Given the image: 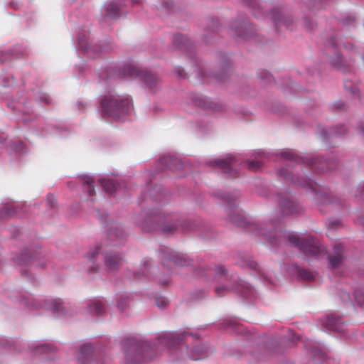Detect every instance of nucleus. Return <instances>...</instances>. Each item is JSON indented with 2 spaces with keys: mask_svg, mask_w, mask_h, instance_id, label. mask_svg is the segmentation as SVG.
<instances>
[{
  "mask_svg": "<svg viewBox=\"0 0 364 364\" xmlns=\"http://www.w3.org/2000/svg\"><path fill=\"white\" fill-rule=\"evenodd\" d=\"M100 104L101 112L103 115L120 118L128 114L132 102L129 95H109L101 100Z\"/></svg>",
  "mask_w": 364,
  "mask_h": 364,
  "instance_id": "1",
  "label": "nucleus"
},
{
  "mask_svg": "<svg viewBox=\"0 0 364 364\" xmlns=\"http://www.w3.org/2000/svg\"><path fill=\"white\" fill-rule=\"evenodd\" d=\"M275 234L279 237L284 235L291 245L299 247L307 256H316L324 250V248L319 245L318 241L311 236L300 237L296 234L286 235L282 231H277Z\"/></svg>",
  "mask_w": 364,
  "mask_h": 364,
  "instance_id": "2",
  "label": "nucleus"
},
{
  "mask_svg": "<svg viewBox=\"0 0 364 364\" xmlns=\"http://www.w3.org/2000/svg\"><path fill=\"white\" fill-rule=\"evenodd\" d=\"M126 359L129 363L136 364L146 360L144 346L135 338H129L123 343Z\"/></svg>",
  "mask_w": 364,
  "mask_h": 364,
  "instance_id": "3",
  "label": "nucleus"
},
{
  "mask_svg": "<svg viewBox=\"0 0 364 364\" xmlns=\"http://www.w3.org/2000/svg\"><path fill=\"white\" fill-rule=\"evenodd\" d=\"M123 73L125 76L139 77L150 88L154 87L159 81L158 77L154 75L149 72L139 70L131 64L126 65L124 66Z\"/></svg>",
  "mask_w": 364,
  "mask_h": 364,
  "instance_id": "4",
  "label": "nucleus"
},
{
  "mask_svg": "<svg viewBox=\"0 0 364 364\" xmlns=\"http://www.w3.org/2000/svg\"><path fill=\"white\" fill-rule=\"evenodd\" d=\"M196 336L193 334L181 331L179 333H167L160 336L161 343L171 348L181 344L183 341H195Z\"/></svg>",
  "mask_w": 364,
  "mask_h": 364,
  "instance_id": "5",
  "label": "nucleus"
},
{
  "mask_svg": "<svg viewBox=\"0 0 364 364\" xmlns=\"http://www.w3.org/2000/svg\"><path fill=\"white\" fill-rule=\"evenodd\" d=\"M151 220L156 221L157 223H160L158 225L159 228H160L162 232L166 234H171L178 230H185L186 228L183 227L179 228L176 224H169L168 223V217L167 215H154L151 217Z\"/></svg>",
  "mask_w": 364,
  "mask_h": 364,
  "instance_id": "6",
  "label": "nucleus"
},
{
  "mask_svg": "<svg viewBox=\"0 0 364 364\" xmlns=\"http://www.w3.org/2000/svg\"><path fill=\"white\" fill-rule=\"evenodd\" d=\"M123 264L122 257L115 252H107L105 255V265L107 271L112 272L118 269Z\"/></svg>",
  "mask_w": 364,
  "mask_h": 364,
  "instance_id": "7",
  "label": "nucleus"
},
{
  "mask_svg": "<svg viewBox=\"0 0 364 364\" xmlns=\"http://www.w3.org/2000/svg\"><path fill=\"white\" fill-rule=\"evenodd\" d=\"M235 159L233 156H229L225 159H218L210 161L211 166H215L222 168L225 172L230 173L231 176L235 177L237 173L232 170L235 164Z\"/></svg>",
  "mask_w": 364,
  "mask_h": 364,
  "instance_id": "8",
  "label": "nucleus"
},
{
  "mask_svg": "<svg viewBox=\"0 0 364 364\" xmlns=\"http://www.w3.org/2000/svg\"><path fill=\"white\" fill-rule=\"evenodd\" d=\"M162 262L164 265H168V262H173L175 266H185L188 264L183 256L175 252H162Z\"/></svg>",
  "mask_w": 364,
  "mask_h": 364,
  "instance_id": "9",
  "label": "nucleus"
},
{
  "mask_svg": "<svg viewBox=\"0 0 364 364\" xmlns=\"http://www.w3.org/2000/svg\"><path fill=\"white\" fill-rule=\"evenodd\" d=\"M279 203L284 214L289 215L299 212V206L289 196H279Z\"/></svg>",
  "mask_w": 364,
  "mask_h": 364,
  "instance_id": "10",
  "label": "nucleus"
},
{
  "mask_svg": "<svg viewBox=\"0 0 364 364\" xmlns=\"http://www.w3.org/2000/svg\"><path fill=\"white\" fill-rule=\"evenodd\" d=\"M343 247L341 244L334 247L333 255L328 256L329 265L331 268L336 269L341 266L343 261Z\"/></svg>",
  "mask_w": 364,
  "mask_h": 364,
  "instance_id": "11",
  "label": "nucleus"
},
{
  "mask_svg": "<svg viewBox=\"0 0 364 364\" xmlns=\"http://www.w3.org/2000/svg\"><path fill=\"white\" fill-rule=\"evenodd\" d=\"M208 355V348L201 344L193 347L190 350L189 356L193 360H198L205 358Z\"/></svg>",
  "mask_w": 364,
  "mask_h": 364,
  "instance_id": "12",
  "label": "nucleus"
},
{
  "mask_svg": "<svg viewBox=\"0 0 364 364\" xmlns=\"http://www.w3.org/2000/svg\"><path fill=\"white\" fill-rule=\"evenodd\" d=\"M43 307L52 311L53 312L63 313V302L60 299H56L50 301H46Z\"/></svg>",
  "mask_w": 364,
  "mask_h": 364,
  "instance_id": "13",
  "label": "nucleus"
},
{
  "mask_svg": "<svg viewBox=\"0 0 364 364\" xmlns=\"http://www.w3.org/2000/svg\"><path fill=\"white\" fill-rule=\"evenodd\" d=\"M195 104L204 109H213L215 110V104L213 102L208 100L203 97H198L194 100Z\"/></svg>",
  "mask_w": 364,
  "mask_h": 364,
  "instance_id": "14",
  "label": "nucleus"
},
{
  "mask_svg": "<svg viewBox=\"0 0 364 364\" xmlns=\"http://www.w3.org/2000/svg\"><path fill=\"white\" fill-rule=\"evenodd\" d=\"M173 43L180 49L188 48L191 45L190 41L181 34L174 36Z\"/></svg>",
  "mask_w": 364,
  "mask_h": 364,
  "instance_id": "15",
  "label": "nucleus"
},
{
  "mask_svg": "<svg viewBox=\"0 0 364 364\" xmlns=\"http://www.w3.org/2000/svg\"><path fill=\"white\" fill-rule=\"evenodd\" d=\"M100 182L108 193H112L117 189L118 184L112 179H101Z\"/></svg>",
  "mask_w": 364,
  "mask_h": 364,
  "instance_id": "16",
  "label": "nucleus"
},
{
  "mask_svg": "<svg viewBox=\"0 0 364 364\" xmlns=\"http://www.w3.org/2000/svg\"><path fill=\"white\" fill-rule=\"evenodd\" d=\"M90 310L92 314H100L104 311V305L101 300L95 299L90 301Z\"/></svg>",
  "mask_w": 364,
  "mask_h": 364,
  "instance_id": "17",
  "label": "nucleus"
},
{
  "mask_svg": "<svg viewBox=\"0 0 364 364\" xmlns=\"http://www.w3.org/2000/svg\"><path fill=\"white\" fill-rule=\"evenodd\" d=\"M232 28L235 30V33L238 36H242L246 38L247 34L245 31L247 28V25L246 23H240L238 21H235L232 23Z\"/></svg>",
  "mask_w": 364,
  "mask_h": 364,
  "instance_id": "18",
  "label": "nucleus"
},
{
  "mask_svg": "<svg viewBox=\"0 0 364 364\" xmlns=\"http://www.w3.org/2000/svg\"><path fill=\"white\" fill-rule=\"evenodd\" d=\"M284 156L287 159H289L291 160H294L299 163H301V162L306 163L310 165H314L316 164V161L314 160H311V159H307V158L304 159V158L299 157V156H296L293 152H285L284 154Z\"/></svg>",
  "mask_w": 364,
  "mask_h": 364,
  "instance_id": "19",
  "label": "nucleus"
},
{
  "mask_svg": "<svg viewBox=\"0 0 364 364\" xmlns=\"http://www.w3.org/2000/svg\"><path fill=\"white\" fill-rule=\"evenodd\" d=\"M16 214L15 208L13 205H7L0 212V218L6 219Z\"/></svg>",
  "mask_w": 364,
  "mask_h": 364,
  "instance_id": "20",
  "label": "nucleus"
},
{
  "mask_svg": "<svg viewBox=\"0 0 364 364\" xmlns=\"http://www.w3.org/2000/svg\"><path fill=\"white\" fill-rule=\"evenodd\" d=\"M82 180L84 181V183L87 185V191L90 196H92L95 194V190L92 185L94 181L92 177L85 176L82 177Z\"/></svg>",
  "mask_w": 364,
  "mask_h": 364,
  "instance_id": "21",
  "label": "nucleus"
},
{
  "mask_svg": "<svg viewBox=\"0 0 364 364\" xmlns=\"http://www.w3.org/2000/svg\"><path fill=\"white\" fill-rule=\"evenodd\" d=\"M107 15L111 18H117L119 16V9L114 3L109 4L107 7Z\"/></svg>",
  "mask_w": 364,
  "mask_h": 364,
  "instance_id": "22",
  "label": "nucleus"
},
{
  "mask_svg": "<svg viewBox=\"0 0 364 364\" xmlns=\"http://www.w3.org/2000/svg\"><path fill=\"white\" fill-rule=\"evenodd\" d=\"M161 163L168 168L174 170V166L178 163V161L171 156H164L161 159Z\"/></svg>",
  "mask_w": 364,
  "mask_h": 364,
  "instance_id": "23",
  "label": "nucleus"
},
{
  "mask_svg": "<svg viewBox=\"0 0 364 364\" xmlns=\"http://www.w3.org/2000/svg\"><path fill=\"white\" fill-rule=\"evenodd\" d=\"M93 352V347L90 344H85L80 348V356L79 359L83 360L87 358Z\"/></svg>",
  "mask_w": 364,
  "mask_h": 364,
  "instance_id": "24",
  "label": "nucleus"
},
{
  "mask_svg": "<svg viewBox=\"0 0 364 364\" xmlns=\"http://www.w3.org/2000/svg\"><path fill=\"white\" fill-rule=\"evenodd\" d=\"M230 220L239 227H241V228L246 227L247 223L245 220L244 218L240 214H235L234 215H232L230 218Z\"/></svg>",
  "mask_w": 364,
  "mask_h": 364,
  "instance_id": "25",
  "label": "nucleus"
},
{
  "mask_svg": "<svg viewBox=\"0 0 364 364\" xmlns=\"http://www.w3.org/2000/svg\"><path fill=\"white\" fill-rule=\"evenodd\" d=\"M354 196L358 199L364 200V181L359 183Z\"/></svg>",
  "mask_w": 364,
  "mask_h": 364,
  "instance_id": "26",
  "label": "nucleus"
},
{
  "mask_svg": "<svg viewBox=\"0 0 364 364\" xmlns=\"http://www.w3.org/2000/svg\"><path fill=\"white\" fill-rule=\"evenodd\" d=\"M344 87L346 90L352 92L353 94H356L359 91L358 88L356 86H353L352 82L350 80H346L344 82Z\"/></svg>",
  "mask_w": 364,
  "mask_h": 364,
  "instance_id": "27",
  "label": "nucleus"
},
{
  "mask_svg": "<svg viewBox=\"0 0 364 364\" xmlns=\"http://www.w3.org/2000/svg\"><path fill=\"white\" fill-rule=\"evenodd\" d=\"M247 166L250 170L256 171L261 168L262 164L259 161H247Z\"/></svg>",
  "mask_w": 364,
  "mask_h": 364,
  "instance_id": "28",
  "label": "nucleus"
},
{
  "mask_svg": "<svg viewBox=\"0 0 364 364\" xmlns=\"http://www.w3.org/2000/svg\"><path fill=\"white\" fill-rule=\"evenodd\" d=\"M300 276L305 280L311 281L314 279V276L311 272L302 269L300 271Z\"/></svg>",
  "mask_w": 364,
  "mask_h": 364,
  "instance_id": "29",
  "label": "nucleus"
},
{
  "mask_svg": "<svg viewBox=\"0 0 364 364\" xmlns=\"http://www.w3.org/2000/svg\"><path fill=\"white\" fill-rule=\"evenodd\" d=\"M168 303V300L164 297H158L156 299V304L160 309L166 307Z\"/></svg>",
  "mask_w": 364,
  "mask_h": 364,
  "instance_id": "30",
  "label": "nucleus"
},
{
  "mask_svg": "<svg viewBox=\"0 0 364 364\" xmlns=\"http://www.w3.org/2000/svg\"><path fill=\"white\" fill-rule=\"evenodd\" d=\"M355 299L359 305L364 304V294L360 291H355L354 293Z\"/></svg>",
  "mask_w": 364,
  "mask_h": 364,
  "instance_id": "31",
  "label": "nucleus"
},
{
  "mask_svg": "<svg viewBox=\"0 0 364 364\" xmlns=\"http://www.w3.org/2000/svg\"><path fill=\"white\" fill-rule=\"evenodd\" d=\"M127 300H128V298L126 296L124 298L122 297L121 299L118 301L117 306H118V309L121 311H125V309H126V304L127 302Z\"/></svg>",
  "mask_w": 364,
  "mask_h": 364,
  "instance_id": "32",
  "label": "nucleus"
},
{
  "mask_svg": "<svg viewBox=\"0 0 364 364\" xmlns=\"http://www.w3.org/2000/svg\"><path fill=\"white\" fill-rule=\"evenodd\" d=\"M331 62L338 68L344 64L343 58L339 55H337L335 58H331Z\"/></svg>",
  "mask_w": 364,
  "mask_h": 364,
  "instance_id": "33",
  "label": "nucleus"
},
{
  "mask_svg": "<svg viewBox=\"0 0 364 364\" xmlns=\"http://www.w3.org/2000/svg\"><path fill=\"white\" fill-rule=\"evenodd\" d=\"M228 291H229V289L226 287H218L215 288V292L218 296H223Z\"/></svg>",
  "mask_w": 364,
  "mask_h": 364,
  "instance_id": "34",
  "label": "nucleus"
},
{
  "mask_svg": "<svg viewBox=\"0 0 364 364\" xmlns=\"http://www.w3.org/2000/svg\"><path fill=\"white\" fill-rule=\"evenodd\" d=\"M52 350V347L48 344L43 345L42 346L37 348L36 351L40 353H47Z\"/></svg>",
  "mask_w": 364,
  "mask_h": 364,
  "instance_id": "35",
  "label": "nucleus"
},
{
  "mask_svg": "<svg viewBox=\"0 0 364 364\" xmlns=\"http://www.w3.org/2000/svg\"><path fill=\"white\" fill-rule=\"evenodd\" d=\"M274 20L276 22L277 27H278L281 24H284V25L288 26L287 21H284L283 19V17L274 16Z\"/></svg>",
  "mask_w": 364,
  "mask_h": 364,
  "instance_id": "36",
  "label": "nucleus"
},
{
  "mask_svg": "<svg viewBox=\"0 0 364 364\" xmlns=\"http://www.w3.org/2000/svg\"><path fill=\"white\" fill-rule=\"evenodd\" d=\"M99 252H100V248L99 247H97L90 255H89V257H90V260L91 262L92 263H95V259L97 257V256L99 254Z\"/></svg>",
  "mask_w": 364,
  "mask_h": 364,
  "instance_id": "37",
  "label": "nucleus"
},
{
  "mask_svg": "<svg viewBox=\"0 0 364 364\" xmlns=\"http://www.w3.org/2000/svg\"><path fill=\"white\" fill-rule=\"evenodd\" d=\"M243 267H249L252 269H256L257 268V263L252 260H247L245 262V264H242Z\"/></svg>",
  "mask_w": 364,
  "mask_h": 364,
  "instance_id": "38",
  "label": "nucleus"
},
{
  "mask_svg": "<svg viewBox=\"0 0 364 364\" xmlns=\"http://www.w3.org/2000/svg\"><path fill=\"white\" fill-rule=\"evenodd\" d=\"M215 272L217 274L221 275L226 272V269L223 266H218L215 269Z\"/></svg>",
  "mask_w": 364,
  "mask_h": 364,
  "instance_id": "39",
  "label": "nucleus"
},
{
  "mask_svg": "<svg viewBox=\"0 0 364 364\" xmlns=\"http://www.w3.org/2000/svg\"><path fill=\"white\" fill-rule=\"evenodd\" d=\"M176 73H177L178 76L180 77H183V78L186 77V74L182 68H177Z\"/></svg>",
  "mask_w": 364,
  "mask_h": 364,
  "instance_id": "40",
  "label": "nucleus"
},
{
  "mask_svg": "<svg viewBox=\"0 0 364 364\" xmlns=\"http://www.w3.org/2000/svg\"><path fill=\"white\" fill-rule=\"evenodd\" d=\"M48 203H50V207H53L55 205V197L53 195H48L47 197Z\"/></svg>",
  "mask_w": 364,
  "mask_h": 364,
  "instance_id": "41",
  "label": "nucleus"
},
{
  "mask_svg": "<svg viewBox=\"0 0 364 364\" xmlns=\"http://www.w3.org/2000/svg\"><path fill=\"white\" fill-rule=\"evenodd\" d=\"M355 18L353 17H347L343 20V23L346 25L352 24L355 21Z\"/></svg>",
  "mask_w": 364,
  "mask_h": 364,
  "instance_id": "42",
  "label": "nucleus"
},
{
  "mask_svg": "<svg viewBox=\"0 0 364 364\" xmlns=\"http://www.w3.org/2000/svg\"><path fill=\"white\" fill-rule=\"evenodd\" d=\"M280 174L283 176L284 179L291 178V176L286 170H282Z\"/></svg>",
  "mask_w": 364,
  "mask_h": 364,
  "instance_id": "43",
  "label": "nucleus"
},
{
  "mask_svg": "<svg viewBox=\"0 0 364 364\" xmlns=\"http://www.w3.org/2000/svg\"><path fill=\"white\" fill-rule=\"evenodd\" d=\"M328 46H331L332 48V49L334 50L336 48V47H337V43L336 42V39H334V38L330 39L328 41Z\"/></svg>",
  "mask_w": 364,
  "mask_h": 364,
  "instance_id": "44",
  "label": "nucleus"
},
{
  "mask_svg": "<svg viewBox=\"0 0 364 364\" xmlns=\"http://www.w3.org/2000/svg\"><path fill=\"white\" fill-rule=\"evenodd\" d=\"M339 225V222L338 221H333L332 223H331V228L329 229V231H331V230L333 229V228H336V226Z\"/></svg>",
  "mask_w": 364,
  "mask_h": 364,
  "instance_id": "45",
  "label": "nucleus"
},
{
  "mask_svg": "<svg viewBox=\"0 0 364 364\" xmlns=\"http://www.w3.org/2000/svg\"><path fill=\"white\" fill-rule=\"evenodd\" d=\"M38 259V257L36 255H35L33 257H30V256L28 257H27L28 262L31 261L33 263H34L36 262V260H37Z\"/></svg>",
  "mask_w": 364,
  "mask_h": 364,
  "instance_id": "46",
  "label": "nucleus"
},
{
  "mask_svg": "<svg viewBox=\"0 0 364 364\" xmlns=\"http://www.w3.org/2000/svg\"><path fill=\"white\" fill-rule=\"evenodd\" d=\"M343 46L346 50H350L353 47V46L350 43H344Z\"/></svg>",
  "mask_w": 364,
  "mask_h": 364,
  "instance_id": "47",
  "label": "nucleus"
},
{
  "mask_svg": "<svg viewBox=\"0 0 364 364\" xmlns=\"http://www.w3.org/2000/svg\"><path fill=\"white\" fill-rule=\"evenodd\" d=\"M22 261H20V263H28V261H27V255L25 254V255H22Z\"/></svg>",
  "mask_w": 364,
  "mask_h": 364,
  "instance_id": "48",
  "label": "nucleus"
},
{
  "mask_svg": "<svg viewBox=\"0 0 364 364\" xmlns=\"http://www.w3.org/2000/svg\"><path fill=\"white\" fill-rule=\"evenodd\" d=\"M269 241L271 244L272 245H277L279 242H277V241H276L273 237H269Z\"/></svg>",
  "mask_w": 364,
  "mask_h": 364,
  "instance_id": "49",
  "label": "nucleus"
},
{
  "mask_svg": "<svg viewBox=\"0 0 364 364\" xmlns=\"http://www.w3.org/2000/svg\"><path fill=\"white\" fill-rule=\"evenodd\" d=\"M98 269V267L97 266H95L93 265L90 269H89V272H96L97 270Z\"/></svg>",
  "mask_w": 364,
  "mask_h": 364,
  "instance_id": "50",
  "label": "nucleus"
},
{
  "mask_svg": "<svg viewBox=\"0 0 364 364\" xmlns=\"http://www.w3.org/2000/svg\"><path fill=\"white\" fill-rule=\"evenodd\" d=\"M345 131H346V129L343 127H342V130L341 131H337L336 132L339 134H342L345 133Z\"/></svg>",
  "mask_w": 364,
  "mask_h": 364,
  "instance_id": "51",
  "label": "nucleus"
},
{
  "mask_svg": "<svg viewBox=\"0 0 364 364\" xmlns=\"http://www.w3.org/2000/svg\"><path fill=\"white\" fill-rule=\"evenodd\" d=\"M223 198L224 200H227L228 202H230V200L229 199V198H228V197H227V196H224L223 197Z\"/></svg>",
  "mask_w": 364,
  "mask_h": 364,
  "instance_id": "52",
  "label": "nucleus"
},
{
  "mask_svg": "<svg viewBox=\"0 0 364 364\" xmlns=\"http://www.w3.org/2000/svg\"><path fill=\"white\" fill-rule=\"evenodd\" d=\"M360 130L363 132V133L364 134V126H360Z\"/></svg>",
  "mask_w": 364,
  "mask_h": 364,
  "instance_id": "53",
  "label": "nucleus"
},
{
  "mask_svg": "<svg viewBox=\"0 0 364 364\" xmlns=\"http://www.w3.org/2000/svg\"><path fill=\"white\" fill-rule=\"evenodd\" d=\"M213 23H218V21L217 20H213Z\"/></svg>",
  "mask_w": 364,
  "mask_h": 364,
  "instance_id": "54",
  "label": "nucleus"
},
{
  "mask_svg": "<svg viewBox=\"0 0 364 364\" xmlns=\"http://www.w3.org/2000/svg\"><path fill=\"white\" fill-rule=\"evenodd\" d=\"M345 296H346V298H349V295H348V293H346V294H345Z\"/></svg>",
  "mask_w": 364,
  "mask_h": 364,
  "instance_id": "55",
  "label": "nucleus"
},
{
  "mask_svg": "<svg viewBox=\"0 0 364 364\" xmlns=\"http://www.w3.org/2000/svg\"><path fill=\"white\" fill-rule=\"evenodd\" d=\"M144 265H145V266H147V265H148V261H146V262H144Z\"/></svg>",
  "mask_w": 364,
  "mask_h": 364,
  "instance_id": "56",
  "label": "nucleus"
},
{
  "mask_svg": "<svg viewBox=\"0 0 364 364\" xmlns=\"http://www.w3.org/2000/svg\"><path fill=\"white\" fill-rule=\"evenodd\" d=\"M136 277L137 278H139V277H140V276H139L138 274H136Z\"/></svg>",
  "mask_w": 364,
  "mask_h": 364,
  "instance_id": "57",
  "label": "nucleus"
}]
</instances>
